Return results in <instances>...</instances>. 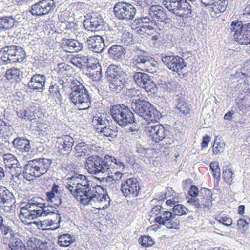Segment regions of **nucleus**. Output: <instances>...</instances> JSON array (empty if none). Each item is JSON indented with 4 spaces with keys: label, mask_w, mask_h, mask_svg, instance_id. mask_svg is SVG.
Masks as SVG:
<instances>
[{
    "label": "nucleus",
    "mask_w": 250,
    "mask_h": 250,
    "mask_svg": "<svg viewBox=\"0 0 250 250\" xmlns=\"http://www.w3.org/2000/svg\"><path fill=\"white\" fill-rule=\"evenodd\" d=\"M66 186L69 192L76 198L79 199L84 205L95 206L97 209H105L110 205V198L107 194H102L103 187L93 183L84 175L75 174L67 179Z\"/></svg>",
    "instance_id": "obj_1"
},
{
    "label": "nucleus",
    "mask_w": 250,
    "mask_h": 250,
    "mask_svg": "<svg viewBox=\"0 0 250 250\" xmlns=\"http://www.w3.org/2000/svg\"><path fill=\"white\" fill-rule=\"evenodd\" d=\"M85 167L89 173L105 176L112 173L115 168L122 170L125 166L121 159L106 155L104 157L93 155L87 157L85 161Z\"/></svg>",
    "instance_id": "obj_2"
},
{
    "label": "nucleus",
    "mask_w": 250,
    "mask_h": 250,
    "mask_svg": "<svg viewBox=\"0 0 250 250\" xmlns=\"http://www.w3.org/2000/svg\"><path fill=\"white\" fill-rule=\"evenodd\" d=\"M57 208L52 206H45V203H40L33 198L29 201L25 206L21 209L19 217L23 222L24 220H33L38 217L53 216L54 221L60 223L61 220L60 214Z\"/></svg>",
    "instance_id": "obj_3"
},
{
    "label": "nucleus",
    "mask_w": 250,
    "mask_h": 250,
    "mask_svg": "<svg viewBox=\"0 0 250 250\" xmlns=\"http://www.w3.org/2000/svg\"><path fill=\"white\" fill-rule=\"evenodd\" d=\"M131 107L133 111L139 116L148 122L146 127L147 134L151 139L156 142V110L153 105L144 98L132 101Z\"/></svg>",
    "instance_id": "obj_4"
},
{
    "label": "nucleus",
    "mask_w": 250,
    "mask_h": 250,
    "mask_svg": "<svg viewBox=\"0 0 250 250\" xmlns=\"http://www.w3.org/2000/svg\"><path fill=\"white\" fill-rule=\"evenodd\" d=\"M105 76L109 83V88L116 93H120L128 84V75L119 66L109 65L106 69Z\"/></svg>",
    "instance_id": "obj_5"
},
{
    "label": "nucleus",
    "mask_w": 250,
    "mask_h": 250,
    "mask_svg": "<svg viewBox=\"0 0 250 250\" xmlns=\"http://www.w3.org/2000/svg\"><path fill=\"white\" fill-rule=\"evenodd\" d=\"M71 93L69 97L71 101L79 108L86 110L90 107L91 98L87 90L79 81L74 80L70 84Z\"/></svg>",
    "instance_id": "obj_6"
},
{
    "label": "nucleus",
    "mask_w": 250,
    "mask_h": 250,
    "mask_svg": "<svg viewBox=\"0 0 250 250\" xmlns=\"http://www.w3.org/2000/svg\"><path fill=\"white\" fill-rule=\"evenodd\" d=\"M51 161L50 159L41 158L28 161L23 167V178L28 181L39 177L46 173L49 169Z\"/></svg>",
    "instance_id": "obj_7"
},
{
    "label": "nucleus",
    "mask_w": 250,
    "mask_h": 250,
    "mask_svg": "<svg viewBox=\"0 0 250 250\" xmlns=\"http://www.w3.org/2000/svg\"><path fill=\"white\" fill-rule=\"evenodd\" d=\"M110 114L114 120L121 127H125L135 122L134 114L125 104L112 106L110 109Z\"/></svg>",
    "instance_id": "obj_8"
},
{
    "label": "nucleus",
    "mask_w": 250,
    "mask_h": 250,
    "mask_svg": "<svg viewBox=\"0 0 250 250\" xmlns=\"http://www.w3.org/2000/svg\"><path fill=\"white\" fill-rule=\"evenodd\" d=\"M25 58V52L20 46L16 45H8L0 50V60L5 64L20 63Z\"/></svg>",
    "instance_id": "obj_9"
},
{
    "label": "nucleus",
    "mask_w": 250,
    "mask_h": 250,
    "mask_svg": "<svg viewBox=\"0 0 250 250\" xmlns=\"http://www.w3.org/2000/svg\"><path fill=\"white\" fill-rule=\"evenodd\" d=\"M113 11L117 19L125 21L132 20L136 13L135 7L126 2H117L114 6Z\"/></svg>",
    "instance_id": "obj_10"
},
{
    "label": "nucleus",
    "mask_w": 250,
    "mask_h": 250,
    "mask_svg": "<svg viewBox=\"0 0 250 250\" xmlns=\"http://www.w3.org/2000/svg\"><path fill=\"white\" fill-rule=\"evenodd\" d=\"M56 6L53 0H41L31 6L30 12L34 17H42L53 12Z\"/></svg>",
    "instance_id": "obj_11"
},
{
    "label": "nucleus",
    "mask_w": 250,
    "mask_h": 250,
    "mask_svg": "<svg viewBox=\"0 0 250 250\" xmlns=\"http://www.w3.org/2000/svg\"><path fill=\"white\" fill-rule=\"evenodd\" d=\"M133 77L136 84L145 89L147 92L151 94L156 93V84L148 74L138 72L134 73Z\"/></svg>",
    "instance_id": "obj_12"
},
{
    "label": "nucleus",
    "mask_w": 250,
    "mask_h": 250,
    "mask_svg": "<svg viewBox=\"0 0 250 250\" xmlns=\"http://www.w3.org/2000/svg\"><path fill=\"white\" fill-rule=\"evenodd\" d=\"M162 61L170 70L179 74L185 73L187 64L184 59L178 56H166Z\"/></svg>",
    "instance_id": "obj_13"
},
{
    "label": "nucleus",
    "mask_w": 250,
    "mask_h": 250,
    "mask_svg": "<svg viewBox=\"0 0 250 250\" xmlns=\"http://www.w3.org/2000/svg\"><path fill=\"white\" fill-rule=\"evenodd\" d=\"M140 190L139 181L134 178L127 179L121 185V190L125 197L130 198L138 196Z\"/></svg>",
    "instance_id": "obj_14"
},
{
    "label": "nucleus",
    "mask_w": 250,
    "mask_h": 250,
    "mask_svg": "<svg viewBox=\"0 0 250 250\" xmlns=\"http://www.w3.org/2000/svg\"><path fill=\"white\" fill-rule=\"evenodd\" d=\"M105 22L101 15L98 13H93L90 18L84 20L83 25L89 31L96 32L103 30Z\"/></svg>",
    "instance_id": "obj_15"
},
{
    "label": "nucleus",
    "mask_w": 250,
    "mask_h": 250,
    "mask_svg": "<svg viewBox=\"0 0 250 250\" xmlns=\"http://www.w3.org/2000/svg\"><path fill=\"white\" fill-rule=\"evenodd\" d=\"M174 217V215L171 212L164 211L162 213L160 210L157 213V223L169 229H177L179 228L180 221L177 219L172 221Z\"/></svg>",
    "instance_id": "obj_16"
},
{
    "label": "nucleus",
    "mask_w": 250,
    "mask_h": 250,
    "mask_svg": "<svg viewBox=\"0 0 250 250\" xmlns=\"http://www.w3.org/2000/svg\"><path fill=\"white\" fill-rule=\"evenodd\" d=\"M74 143L73 138L69 135L57 137L56 143L58 152L63 155L69 154L72 150Z\"/></svg>",
    "instance_id": "obj_17"
},
{
    "label": "nucleus",
    "mask_w": 250,
    "mask_h": 250,
    "mask_svg": "<svg viewBox=\"0 0 250 250\" xmlns=\"http://www.w3.org/2000/svg\"><path fill=\"white\" fill-rule=\"evenodd\" d=\"M152 58L144 54L135 55L131 60L130 64L142 71L147 70V68L152 65L150 61Z\"/></svg>",
    "instance_id": "obj_18"
},
{
    "label": "nucleus",
    "mask_w": 250,
    "mask_h": 250,
    "mask_svg": "<svg viewBox=\"0 0 250 250\" xmlns=\"http://www.w3.org/2000/svg\"><path fill=\"white\" fill-rule=\"evenodd\" d=\"M86 75L94 81H99L102 77V67L97 60L86 65Z\"/></svg>",
    "instance_id": "obj_19"
},
{
    "label": "nucleus",
    "mask_w": 250,
    "mask_h": 250,
    "mask_svg": "<svg viewBox=\"0 0 250 250\" xmlns=\"http://www.w3.org/2000/svg\"><path fill=\"white\" fill-rule=\"evenodd\" d=\"M46 83L45 75L40 74L33 75L28 83V87L34 90L42 92L44 90Z\"/></svg>",
    "instance_id": "obj_20"
},
{
    "label": "nucleus",
    "mask_w": 250,
    "mask_h": 250,
    "mask_svg": "<svg viewBox=\"0 0 250 250\" xmlns=\"http://www.w3.org/2000/svg\"><path fill=\"white\" fill-rule=\"evenodd\" d=\"M86 43L89 48L95 53L101 52L104 46L103 38L99 35L90 36Z\"/></svg>",
    "instance_id": "obj_21"
},
{
    "label": "nucleus",
    "mask_w": 250,
    "mask_h": 250,
    "mask_svg": "<svg viewBox=\"0 0 250 250\" xmlns=\"http://www.w3.org/2000/svg\"><path fill=\"white\" fill-rule=\"evenodd\" d=\"M230 30L231 36H233L234 40L238 43L245 45L250 44V37L247 36L242 29L234 28L233 21L231 24Z\"/></svg>",
    "instance_id": "obj_22"
},
{
    "label": "nucleus",
    "mask_w": 250,
    "mask_h": 250,
    "mask_svg": "<svg viewBox=\"0 0 250 250\" xmlns=\"http://www.w3.org/2000/svg\"><path fill=\"white\" fill-rule=\"evenodd\" d=\"M137 23H147L148 25L141 26L140 30L142 32H145L148 35H152L156 32V23L153 19H152L151 22L150 19L147 17H143L137 19Z\"/></svg>",
    "instance_id": "obj_23"
},
{
    "label": "nucleus",
    "mask_w": 250,
    "mask_h": 250,
    "mask_svg": "<svg viewBox=\"0 0 250 250\" xmlns=\"http://www.w3.org/2000/svg\"><path fill=\"white\" fill-rule=\"evenodd\" d=\"M13 147L20 152H29L31 149L30 141L24 137H17L12 141Z\"/></svg>",
    "instance_id": "obj_24"
},
{
    "label": "nucleus",
    "mask_w": 250,
    "mask_h": 250,
    "mask_svg": "<svg viewBox=\"0 0 250 250\" xmlns=\"http://www.w3.org/2000/svg\"><path fill=\"white\" fill-rule=\"evenodd\" d=\"M63 48L68 52H78L82 50L83 44L74 39H68L63 40Z\"/></svg>",
    "instance_id": "obj_25"
},
{
    "label": "nucleus",
    "mask_w": 250,
    "mask_h": 250,
    "mask_svg": "<svg viewBox=\"0 0 250 250\" xmlns=\"http://www.w3.org/2000/svg\"><path fill=\"white\" fill-rule=\"evenodd\" d=\"M91 123L96 132L100 130L99 128L109 124V120L106 118V115L99 112L93 116Z\"/></svg>",
    "instance_id": "obj_26"
},
{
    "label": "nucleus",
    "mask_w": 250,
    "mask_h": 250,
    "mask_svg": "<svg viewBox=\"0 0 250 250\" xmlns=\"http://www.w3.org/2000/svg\"><path fill=\"white\" fill-rule=\"evenodd\" d=\"M200 194L202 195V203L204 210H209L212 205V193L208 188H202L200 189Z\"/></svg>",
    "instance_id": "obj_27"
},
{
    "label": "nucleus",
    "mask_w": 250,
    "mask_h": 250,
    "mask_svg": "<svg viewBox=\"0 0 250 250\" xmlns=\"http://www.w3.org/2000/svg\"><path fill=\"white\" fill-rule=\"evenodd\" d=\"M18 23L15 16H7L0 17V31L9 30L14 26H17Z\"/></svg>",
    "instance_id": "obj_28"
},
{
    "label": "nucleus",
    "mask_w": 250,
    "mask_h": 250,
    "mask_svg": "<svg viewBox=\"0 0 250 250\" xmlns=\"http://www.w3.org/2000/svg\"><path fill=\"white\" fill-rule=\"evenodd\" d=\"M108 52L109 56L111 59L120 61L124 56L125 50L121 45H114L108 49Z\"/></svg>",
    "instance_id": "obj_29"
},
{
    "label": "nucleus",
    "mask_w": 250,
    "mask_h": 250,
    "mask_svg": "<svg viewBox=\"0 0 250 250\" xmlns=\"http://www.w3.org/2000/svg\"><path fill=\"white\" fill-rule=\"evenodd\" d=\"M192 6L189 3L185 0H180L179 2V5L175 10V14L180 17H184L191 13Z\"/></svg>",
    "instance_id": "obj_30"
},
{
    "label": "nucleus",
    "mask_w": 250,
    "mask_h": 250,
    "mask_svg": "<svg viewBox=\"0 0 250 250\" xmlns=\"http://www.w3.org/2000/svg\"><path fill=\"white\" fill-rule=\"evenodd\" d=\"M250 77V60H247L243 65L240 71L231 75V79H247Z\"/></svg>",
    "instance_id": "obj_31"
},
{
    "label": "nucleus",
    "mask_w": 250,
    "mask_h": 250,
    "mask_svg": "<svg viewBox=\"0 0 250 250\" xmlns=\"http://www.w3.org/2000/svg\"><path fill=\"white\" fill-rule=\"evenodd\" d=\"M62 88L54 82H51L49 87V95L50 96L55 99L57 102H62L63 99Z\"/></svg>",
    "instance_id": "obj_32"
},
{
    "label": "nucleus",
    "mask_w": 250,
    "mask_h": 250,
    "mask_svg": "<svg viewBox=\"0 0 250 250\" xmlns=\"http://www.w3.org/2000/svg\"><path fill=\"white\" fill-rule=\"evenodd\" d=\"M125 168L123 169L119 170V169L115 168L114 169V172L112 173H110V174H107L104 177H95L101 183H107L108 181L109 180L111 181V180H118L121 179L122 177L123 174L121 173V171L124 170Z\"/></svg>",
    "instance_id": "obj_33"
},
{
    "label": "nucleus",
    "mask_w": 250,
    "mask_h": 250,
    "mask_svg": "<svg viewBox=\"0 0 250 250\" xmlns=\"http://www.w3.org/2000/svg\"><path fill=\"white\" fill-rule=\"evenodd\" d=\"M234 170L230 164H228L223 167V178L224 181L228 185L233 183Z\"/></svg>",
    "instance_id": "obj_34"
},
{
    "label": "nucleus",
    "mask_w": 250,
    "mask_h": 250,
    "mask_svg": "<svg viewBox=\"0 0 250 250\" xmlns=\"http://www.w3.org/2000/svg\"><path fill=\"white\" fill-rule=\"evenodd\" d=\"M228 3L226 0H215L209 5L211 11L214 12L215 14L223 13L226 10Z\"/></svg>",
    "instance_id": "obj_35"
},
{
    "label": "nucleus",
    "mask_w": 250,
    "mask_h": 250,
    "mask_svg": "<svg viewBox=\"0 0 250 250\" xmlns=\"http://www.w3.org/2000/svg\"><path fill=\"white\" fill-rule=\"evenodd\" d=\"M9 171L11 174L12 179L14 180L15 182L17 184H20L21 182L23 175V171L21 166L20 164L13 166L9 169Z\"/></svg>",
    "instance_id": "obj_36"
},
{
    "label": "nucleus",
    "mask_w": 250,
    "mask_h": 250,
    "mask_svg": "<svg viewBox=\"0 0 250 250\" xmlns=\"http://www.w3.org/2000/svg\"><path fill=\"white\" fill-rule=\"evenodd\" d=\"M75 240L74 235L65 233L60 235L58 237V243L60 246L67 247Z\"/></svg>",
    "instance_id": "obj_37"
},
{
    "label": "nucleus",
    "mask_w": 250,
    "mask_h": 250,
    "mask_svg": "<svg viewBox=\"0 0 250 250\" xmlns=\"http://www.w3.org/2000/svg\"><path fill=\"white\" fill-rule=\"evenodd\" d=\"M76 155L77 157H84L90 148L89 145L84 142H81L75 146Z\"/></svg>",
    "instance_id": "obj_38"
},
{
    "label": "nucleus",
    "mask_w": 250,
    "mask_h": 250,
    "mask_svg": "<svg viewBox=\"0 0 250 250\" xmlns=\"http://www.w3.org/2000/svg\"><path fill=\"white\" fill-rule=\"evenodd\" d=\"M99 129L97 132L103 134L105 137L114 139L117 136V129L113 126L106 125L102 128H99Z\"/></svg>",
    "instance_id": "obj_39"
},
{
    "label": "nucleus",
    "mask_w": 250,
    "mask_h": 250,
    "mask_svg": "<svg viewBox=\"0 0 250 250\" xmlns=\"http://www.w3.org/2000/svg\"><path fill=\"white\" fill-rule=\"evenodd\" d=\"M13 200V194L4 187H0V203L9 204Z\"/></svg>",
    "instance_id": "obj_40"
},
{
    "label": "nucleus",
    "mask_w": 250,
    "mask_h": 250,
    "mask_svg": "<svg viewBox=\"0 0 250 250\" xmlns=\"http://www.w3.org/2000/svg\"><path fill=\"white\" fill-rule=\"evenodd\" d=\"M157 3V27L162 26L169 21V19L167 18L166 15L163 10L161 9L162 5Z\"/></svg>",
    "instance_id": "obj_41"
},
{
    "label": "nucleus",
    "mask_w": 250,
    "mask_h": 250,
    "mask_svg": "<svg viewBox=\"0 0 250 250\" xmlns=\"http://www.w3.org/2000/svg\"><path fill=\"white\" fill-rule=\"evenodd\" d=\"M71 62L74 65L80 68L84 66L85 64H88V59L87 56L83 55H77L73 57L71 60Z\"/></svg>",
    "instance_id": "obj_42"
},
{
    "label": "nucleus",
    "mask_w": 250,
    "mask_h": 250,
    "mask_svg": "<svg viewBox=\"0 0 250 250\" xmlns=\"http://www.w3.org/2000/svg\"><path fill=\"white\" fill-rule=\"evenodd\" d=\"M4 163L6 168H10L19 163L16 157L11 153L5 154L3 155Z\"/></svg>",
    "instance_id": "obj_43"
},
{
    "label": "nucleus",
    "mask_w": 250,
    "mask_h": 250,
    "mask_svg": "<svg viewBox=\"0 0 250 250\" xmlns=\"http://www.w3.org/2000/svg\"><path fill=\"white\" fill-rule=\"evenodd\" d=\"M20 70L17 68L8 69L6 72L5 77L11 82H18L20 80Z\"/></svg>",
    "instance_id": "obj_44"
},
{
    "label": "nucleus",
    "mask_w": 250,
    "mask_h": 250,
    "mask_svg": "<svg viewBox=\"0 0 250 250\" xmlns=\"http://www.w3.org/2000/svg\"><path fill=\"white\" fill-rule=\"evenodd\" d=\"M180 0H162L160 4L164 5L169 11L175 13V10L179 5Z\"/></svg>",
    "instance_id": "obj_45"
},
{
    "label": "nucleus",
    "mask_w": 250,
    "mask_h": 250,
    "mask_svg": "<svg viewBox=\"0 0 250 250\" xmlns=\"http://www.w3.org/2000/svg\"><path fill=\"white\" fill-rule=\"evenodd\" d=\"M12 241L9 244V247L12 250H27L23 243L19 239L11 236Z\"/></svg>",
    "instance_id": "obj_46"
},
{
    "label": "nucleus",
    "mask_w": 250,
    "mask_h": 250,
    "mask_svg": "<svg viewBox=\"0 0 250 250\" xmlns=\"http://www.w3.org/2000/svg\"><path fill=\"white\" fill-rule=\"evenodd\" d=\"M0 231L4 235H6L9 232L11 236L14 234V232L11 227L4 221L2 216L0 214Z\"/></svg>",
    "instance_id": "obj_47"
},
{
    "label": "nucleus",
    "mask_w": 250,
    "mask_h": 250,
    "mask_svg": "<svg viewBox=\"0 0 250 250\" xmlns=\"http://www.w3.org/2000/svg\"><path fill=\"white\" fill-rule=\"evenodd\" d=\"M126 94L128 97L133 98L132 101H135L137 99L142 100L144 98L141 90L135 88L127 89L126 91Z\"/></svg>",
    "instance_id": "obj_48"
},
{
    "label": "nucleus",
    "mask_w": 250,
    "mask_h": 250,
    "mask_svg": "<svg viewBox=\"0 0 250 250\" xmlns=\"http://www.w3.org/2000/svg\"><path fill=\"white\" fill-rule=\"evenodd\" d=\"M233 24L234 28H238L239 30L242 29V31L247 34V36L250 37V23L242 24L241 21H233Z\"/></svg>",
    "instance_id": "obj_49"
},
{
    "label": "nucleus",
    "mask_w": 250,
    "mask_h": 250,
    "mask_svg": "<svg viewBox=\"0 0 250 250\" xmlns=\"http://www.w3.org/2000/svg\"><path fill=\"white\" fill-rule=\"evenodd\" d=\"M188 209L183 205L177 204L173 206L172 211L174 217L176 215L182 216L188 213Z\"/></svg>",
    "instance_id": "obj_50"
},
{
    "label": "nucleus",
    "mask_w": 250,
    "mask_h": 250,
    "mask_svg": "<svg viewBox=\"0 0 250 250\" xmlns=\"http://www.w3.org/2000/svg\"><path fill=\"white\" fill-rule=\"evenodd\" d=\"M238 107L240 110L246 109L250 107V96L246 95L237 102Z\"/></svg>",
    "instance_id": "obj_51"
},
{
    "label": "nucleus",
    "mask_w": 250,
    "mask_h": 250,
    "mask_svg": "<svg viewBox=\"0 0 250 250\" xmlns=\"http://www.w3.org/2000/svg\"><path fill=\"white\" fill-rule=\"evenodd\" d=\"M240 19L242 24L243 22L245 23L250 21V4L244 8L243 13L240 15Z\"/></svg>",
    "instance_id": "obj_52"
},
{
    "label": "nucleus",
    "mask_w": 250,
    "mask_h": 250,
    "mask_svg": "<svg viewBox=\"0 0 250 250\" xmlns=\"http://www.w3.org/2000/svg\"><path fill=\"white\" fill-rule=\"evenodd\" d=\"M138 241L143 247H145L151 246L154 243L150 236L146 235L140 237L138 239Z\"/></svg>",
    "instance_id": "obj_53"
},
{
    "label": "nucleus",
    "mask_w": 250,
    "mask_h": 250,
    "mask_svg": "<svg viewBox=\"0 0 250 250\" xmlns=\"http://www.w3.org/2000/svg\"><path fill=\"white\" fill-rule=\"evenodd\" d=\"M12 133L10 131V127L5 125L0 129V137L5 139V141H9Z\"/></svg>",
    "instance_id": "obj_54"
},
{
    "label": "nucleus",
    "mask_w": 250,
    "mask_h": 250,
    "mask_svg": "<svg viewBox=\"0 0 250 250\" xmlns=\"http://www.w3.org/2000/svg\"><path fill=\"white\" fill-rule=\"evenodd\" d=\"M210 167L214 178H219L220 177L221 173L218 162L216 161L211 162L210 163Z\"/></svg>",
    "instance_id": "obj_55"
},
{
    "label": "nucleus",
    "mask_w": 250,
    "mask_h": 250,
    "mask_svg": "<svg viewBox=\"0 0 250 250\" xmlns=\"http://www.w3.org/2000/svg\"><path fill=\"white\" fill-rule=\"evenodd\" d=\"M216 220L226 226H229L232 223L231 218L227 217L224 214L218 216Z\"/></svg>",
    "instance_id": "obj_56"
},
{
    "label": "nucleus",
    "mask_w": 250,
    "mask_h": 250,
    "mask_svg": "<svg viewBox=\"0 0 250 250\" xmlns=\"http://www.w3.org/2000/svg\"><path fill=\"white\" fill-rule=\"evenodd\" d=\"M59 21L63 24L70 20L69 11H63L60 12L58 15Z\"/></svg>",
    "instance_id": "obj_57"
},
{
    "label": "nucleus",
    "mask_w": 250,
    "mask_h": 250,
    "mask_svg": "<svg viewBox=\"0 0 250 250\" xmlns=\"http://www.w3.org/2000/svg\"><path fill=\"white\" fill-rule=\"evenodd\" d=\"M60 26L67 31H74L77 29V25L75 22L71 21L69 20L65 22V23L60 24Z\"/></svg>",
    "instance_id": "obj_58"
},
{
    "label": "nucleus",
    "mask_w": 250,
    "mask_h": 250,
    "mask_svg": "<svg viewBox=\"0 0 250 250\" xmlns=\"http://www.w3.org/2000/svg\"><path fill=\"white\" fill-rule=\"evenodd\" d=\"M237 226L239 231L242 233H245L249 228L248 223L243 219H240L238 221Z\"/></svg>",
    "instance_id": "obj_59"
},
{
    "label": "nucleus",
    "mask_w": 250,
    "mask_h": 250,
    "mask_svg": "<svg viewBox=\"0 0 250 250\" xmlns=\"http://www.w3.org/2000/svg\"><path fill=\"white\" fill-rule=\"evenodd\" d=\"M159 80L157 81V84L160 88L163 91H166L168 89L167 84V78L161 76L158 77Z\"/></svg>",
    "instance_id": "obj_60"
},
{
    "label": "nucleus",
    "mask_w": 250,
    "mask_h": 250,
    "mask_svg": "<svg viewBox=\"0 0 250 250\" xmlns=\"http://www.w3.org/2000/svg\"><path fill=\"white\" fill-rule=\"evenodd\" d=\"M67 80L68 79L66 77H62L61 78H59L57 81V83H55L59 85L62 89H63V90H64L65 88L67 86H70V84L68 83Z\"/></svg>",
    "instance_id": "obj_61"
},
{
    "label": "nucleus",
    "mask_w": 250,
    "mask_h": 250,
    "mask_svg": "<svg viewBox=\"0 0 250 250\" xmlns=\"http://www.w3.org/2000/svg\"><path fill=\"white\" fill-rule=\"evenodd\" d=\"M166 137L165 129L161 124L157 125V138L159 141L162 140Z\"/></svg>",
    "instance_id": "obj_62"
},
{
    "label": "nucleus",
    "mask_w": 250,
    "mask_h": 250,
    "mask_svg": "<svg viewBox=\"0 0 250 250\" xmlns=\"http://www.w3.org/2000/svg\"><path fill=\"white\" fill-rule=\"evenodd\" d=\"M137 6H139L141 8H145L151 3V0H133Z\"/></svg>",
    "instance_id": "obj_63"
},
{
    "label": "nucleus",
    "mask_w": 250,
    "mask_h": 250,
    "mask_svg": "<svg viewBox=\"0 0 250 250\" xmlns=\"http://www.w3.org/2000/svg\"><path fill=\"white\" fill-rule=\"evenodd\" d=\"M133 35L128 32H125L122 35V41L125 43H129L132 41Z\"/></svg>",
    "instance_id": "obj_64"
}]
</instances>
